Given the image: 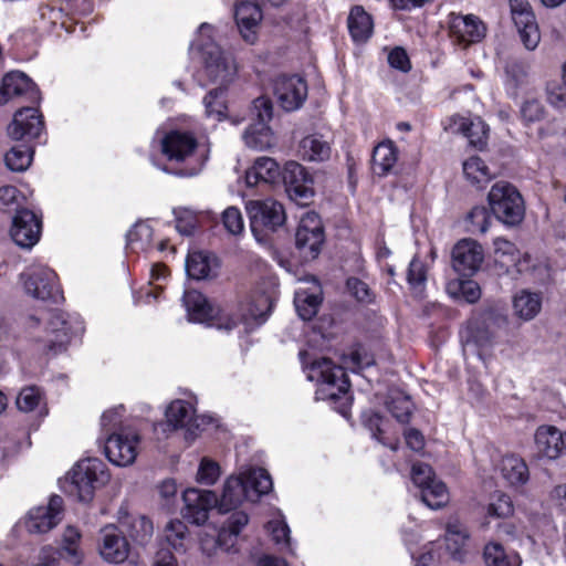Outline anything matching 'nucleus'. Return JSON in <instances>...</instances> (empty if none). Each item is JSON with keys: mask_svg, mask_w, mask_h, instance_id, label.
Returning a JSON list of instances; mask_svg holds the SVG:
<instances>
[{"mask_svg": "<svg viewBox=\"0 0 566 566\" xmlns=\"http://www.w3.org/2000/svg\"><path fill=\"white\" fill-rule=\"evenodd\" d=\"M198 140L193 134L182 130H171L161 140V151L169 161L186 164L178 171L179 176L192 177L202 169L206 157L198 156Z\"/></svg>", "mask_w": 566, "mask_h": 566, "instance_id": "3", "label": "nucleus"}, {"mask_svg": "<svg viewBox=\"0 0 566 566\" xmlns=\"http://www.w3.org/2000/svg\"><path fill=\"white\" fill-rule=\"evenodd\" d=\"M25 292L34 298L59 302L63 298L55 272L44 265H31L20 275Z\"/></svg>", "mask_w": 566, "mask_h": 566, "instance_id": "7", "label": "nucleus"}, {"mask_svg": "<svg viewBox=\"0 0 566 566\" xmlns=\"http://www.w3.org/2000/svg\"><path fill=\"white\" fill-rule=\"evenodd\" d=\"M20 191L14 186H3L0 188V209L4 211L14 210L21 199Z\"/></svg>", "mask_w": 566, "mask_h": 566, "instance_id": "61", "label": "nucleus"}, {"mask_svg": "<svg viewBox=\"0 0 566 566\" xmlns=\"http://www.w3.org/2000/svg\"><path fill=\"white\" fill-rule=\"evenodd\" d=\"M81 534L77 528L67 526L63 533V547L61 555L64 556L71 564L78 565L82 560V555L77 549V543Z\"/></svg>", "mask_w": 566, "mask_h": 566, "instance_id": "47", "label": "nucleus"}, {"mask_svg": "<svg viewBox=\"0 0 566 566\" xmlns=\"http://www.w3.org/2000/svg\"><path fill=\"white\" fill-rule=\"evenodd\" d=\"M203 419L196 416L193 406L185 400H175L166 409V423L171 430L186 429V438L193 439L197 436Z\"/></svg>", "mask_w": 566, "mask_h": 566, "instance_id": "19", "label": "nucleus"}, {"mask_svg": "<svg viewBox=\"0 0 566 566\" xmlns=\"http://www.w3.org/2000/svg\"><path fill=\"white\" fill-rule=\"evenodd\" d=\"M42 223L38 216L28 209H23L14 216L10 234L19 247L30 249L39 241Z\"/></svg>", "mask_w": 566, "mask_h": 566, "instance_id": "20", "label": "nucleus"}, {"mask_svg": "<svg viewBox=\"0 0 566 566\" xmlns=\"http://www.w3.org/2000/svg\"><path fill=\"white\" fill-rule=\"evenodd\" d=\"M343 364L344 367L336 366L327 358L316 360L312 364L310 378H315L319 382V388L316 391L318 398L337 402L338 411L346 416L352 403V398L348 395L349 382L344 368L357 371L371 366L374 358L365 349L358 347L344 357Z\"/></svg>", "mask_w": 566, "mask_h": 566, "instance_id": "1", "label": "nucleus"}, {"mask_svg": "<svg viewBox=\"0 0 566 566\" xmlns=\"http://www.w3.org/2000/svg\"><path fill=\"white\" fill-rule=\"evenodd\" d=\"M108 480L105 464L98 459L78 461L70 473L67 492L81 502H90L96 488Z\"/></svg>", "mask_w": 566, "mask_h": 566, "instance_id": "6", "label": "nucleus"}, {"mask_svg": "<svg viewBox=\"0 0 566 566\" xmlns=\"http://www.w3.org/2000/svg\"><path fill=\"white\" fill-rule=\"evenodd\" d=\"M450 31L459 41L463 43H474L484 36L485 27L482 21L473 14H452Z\"/></svg>", "mask_w": 566, "mask_h": 566, "instance_id": "26", "label": "nucleus"}, {"mask_svg": "<svg viewBox=\"0 0 566 566\" xmlns=\"http://www.w3.org/2000/svg\"><path fill=\"white\" fill-rule=\"evenodd\" d=\"M275 301V291H262L260 294L255 293L250 301L248 316L264 322L270 314Z\"/></svg>", "mask_w": 566, "mask_h": 566, "instance_id": "41", "label": "nucleus"}, {"mask_svg": "<svg viewBox=\"0 0 566 566\" xmlns=\"http://www.w3.org/2000/svg\"><path fill=\"white\" fill-rule=\"evenodd\" d=\"M41 395L36 387L23 388L17 397V407L23 412L33 411L40 403Z\"/></svg>", "mask_w": 566, "mask_h": 566, "instance_id": "55", "label": "nucleus"}, {"mask_svg": "<svg viewBox=\"0 0 566 566\" xmlns=\"http://www.w3.org/2000/svg\"><path fill=\"white\" fill-rule=\"evenodd\" d=\"M127 248L133 252L145 251L150 247L153 240V229L146 222H137L128 231Z\"/></svg>", "mask_w": 566, "mask_h": 566, "instance_id": "43", "label": "nucleus"}, {"mask_svg": "<svg viewBox=\"0 0 566 566\" xmlns=\"http://www.w3.org/2000/svg\"><path fill=\"white\" fill-rule=\"evenodd\" d=\"M509 3L522 43L527 50H534L541 41V33L528 1L509 0Z\"/></svg>", "mask_w": 566, "mask_h": 566, "instance_id": "14", "label": "nucleus"}, {"mask_svg": "<svg viewBox=\"0 0 566 566\" xmlns=\"http://www.w3.org/2000/svg\"><path fill=\"white\" fill-rule=\"evenodd\" d=\"M99 554L108 563L120 564L129 555V544L122 531L107 525L101 531Z\"/></svg>", "mask_w": 566, "mask_h": 566, "instance_id": "21", "label": "nucleus"}, {"mask_svg": "<svg viewBox=\"0 0 566 566\" xmlns=\"http://www.w3.org/2000/svg\"><path fill=\"white\" fill-rule=\"evenodd\" d=\"M220 476V467L209 458H202L200 461L197 481L205 485H212Z\"/></svg>", "mask_w": 566, "mask_h": 566, "instance_id": "54", "label": "nucleus"}, {"mask_svg": "<svg viewBox=\"0 0 566 566\" xmlns=\"http://www.w3.org/2000/svg\"><path fill=\"white\" fill-rule=\"evenodd\" d=\"M186 535L187 526L180 520L170 521L165 527L166 539L176 551L185 549L184 541Z\"/></svg>", "mask_w": 566, "mask_h": 566, "instance_id": "52", "label": "nucleus"}, {"mask_svg": "<svg viewBox=\"0 0 566 566\" xmlns=\"http://www.w3.org/2000/svg\"><path fill=\"white\" fill-rule=\"evenodd\" d=\"M347 25L355 42H366L373 34V19L361 6L352 8L347 18Z\"/></svg>", "mask_w": 566, "mask_h": 566, "instance_id": "31", "label": "nucleus"}, {"mask_svg": "<svg viewBox=\"0 0 566 566\" xmlns=\"http://www.w3.org/2000/svg\"><path fill=\"white\" fill-rule=\"evenodd\" d=\"M387 408L399 422L407 423L411 416L412 402L409 397L397 394L387 401Z\"/></svg>", "mask_w": 566, "mask_h": 566, "instance_id": "50", "label": "nucleus"}, {"mask_svg": "<svg viewBox=\"0 0 566 566\" xmlns=\"http://www.w3.org/2000/svg\"><path fill=\"white\" fill-rule=\"evenodd\" d=\"M506 323V316L492 308L474 314L461 332L464 354H475L483 359L495 345L497 331Z\"/></svg>", "mask_w": 566, "mask_h": 566, "instance_id": "2", "label": "nucleus"}, {"mask_svg": "<svg viewBox=\"0 0 566 566\" xmlns=\"http://www.w3.org/2000/svg\"><path fill=\"white\" fill-rule=\"evenodd\" d=\"M182 301L191 322L207 323L210 326H216L218 329L227 332L238 325V318L220 316L219 311L214 310L198 291H186Z\"/></svg>", "mask_w": 566, "mask_h": 566, "instance_id": "9", "label": "nucleus"}, {"mask_svg": "<svg viewBox=\"0 0 566 566\" xmlns=\"http://www.w3.org/2000/svg\"><path fill=\"white\" fill-rule=\"evenodd\" d=\"M324 243V231L318 214L314 212L306 213L300 221L295 234L296 248L303 258L315 259Z\"/></svg>", "mask_w": 566, "mask_h": 566, "instance_id": "13", "label": "nucleus"}, {"mask_svg": "<svg viewBox=\"0 0 566 566\" xmlns=\"http://www.w3.org/2000/svg\"><path fill=\"white\" fill-rule=\"evenodd\" d=\"M274 94L281 107L287 112L302 106L307 96L306 82L296 75H281L274 82Z\"/></svg>", "mask_w": 566, "mask_h": 566, "instance_id": "18", "label": "nucleus"}, {"mask_svg": "<svg viewBox=\"0 0 566 566\" xmlns=\"http://www.w3.org/2000/svg\"><path fill=\"white\" fill-rule=\"evenodd\" d=\"M300 156L308 161H324L331 156V146L318 135L304 137L298 147Z\"/></svg>", "mask_w": 566, "mask_h": 566, "instance_id": "36", "label": "nucleus"}, {"mask_svg": "<svg viewBox=\"0 0 566 566\" xmlns=\"http://www.w3.org/2000/svg\"><path fill=\"white\" fill-rule=\"evenodd\" d=\"M224 229L233 234H240L244 230V222L240 210L235 207H228L222 213Z\"/></svg>", "mask_w": 566, "mask_h": 566, "instance_id": "56", "label": "nucleus"}, {"mask_svg": "<svg viewBox=\"0 0 566 566\" xmlns=\"http://www.w3.org/2000/svg\"><path fill=\"white\" fill-rule=\"evenodd\" d=\"M427 269L422 261L418 258H413L409 264L408 270V282L412 286H420L426 282Z\"/></svg>", "mask_w": 566, "mask_h": 566, "instance_id": "64", "label": "nucleus"}, {"mask_svg": "<svg viewBox=\"0 0 566 566\" xmlns=\"http://www.w3.org/2000/svg\"><path fill=\"white\" fill-rule=\"evenodd\" d=\"M514 512V505L511 497L504 493H497L493 496L488 506V515L497 518H506Z\"/></svg>", "mask_w": 566, "mask_h": 566, "instance_id": "53", "label": "nucleus"}, {"mask_svg": "<svg viewBox=\"0 0 566 566\" xmlns=\"http://www.w3.org/2000/svg\"><path fill=\"white\" fill-rule=\"evenodd\" d=\"M469 539L467 527L459 522H451L447 526L446 545L448 552L455 559H462L464 547Z\"/></svg>", "mask_w": 566, "mask_h": 566, "instance_id": "38", "label": "nucleus"}, {"mask_svg": "<svg viewBox=\"0 0 566 566\" xmlns=\"http://www.w3.org/2000/svg\"><path fill=\"white\" fill-rule=\"evenodd\" d=\"M347 289L349 293L361 303H371L374 300L373 292L369 286L357 277H349L347 280Z\"/></svg>", "mask_w": 566, "mask_h": 566, "instance_id": "59", "label": "nucleus"}, {"mask_svg": "<svg viewBox=\"0 0 566 566\" xmlns=\"http://www.w3.org/2000/svg\"><path fill=\"white\" fill-rule=\"evenodd\" d=\"M484 251L480 243L472 239L460 240L452 249V266L463 276H472L481 268Z\"/></svg>", "mask_w": 566, "mask_h": 566, "instance_id": "16", "label": "nucleus"}, {"mask_svg": "<svg viewBox=\"0 0 566 566\" xmlns=\"http://www.w3.org/2000/svg\"><path fill=\"white\" fill-rule=\"evenodd\" d=\"M227 88L214 87L211 88L203 98L206 113L208 116H213L221 119L226 112L224 92Z\"/></svg>", "mask_w": 566, "mask_h": 566, "instance_id": "49", "label": "nucleus"}, {"mask_svg": "<svg viewBox=\"0 0 566 566\" xmlns=\"http://www.w3.org/2000/svg\"><path fill=\"white\" fill-rule=\"evenodd\" d=\"M420 497L428 507L437 510L447 504L449 494L444 483L433 479L420 492Z\"/></svg>", "mask_w": 566, "mask_h": 566, "instance_id": "44", "label": "nucleus"}, {"mask_svg": "<svg viewBox=\"0 0 566 566\" xmlns=\"http://www.w3.org/2000/svg\"><path fill=\"white\" fill-rule=\"evenodd\" d=\"M397 163V149L392 143H380L373 151L371 169L379 177L388 175Z\"/></svg>", "mask_w": 566, "mask_h": 566, "instance_id": "35", "label": "nucleus"}, {"mask_svg": "<svg viewBox=\"0 0 566 566\" xmlns=\"http://www.w3.org/2000/svg\"><path fill=\"white\" fill-rule=\"evenodd\" d=\"M253 232L259 230L275 231L285 221L283 205L273 199L251 200L245 206Z\"/></svg>", "mask_w": 566, "mask_h": 566, "instance_id": "11", "label": "nucleus"}, {"mask_svg": "<svg viewBox=\"0 0 566 566\" xmlns=\"http://www.w3.org/2000/svg\"><path fill=\"white\" fill-rule=\"evenodd\" d=\"M176 213V229L182 235H191L197 227V219L192 212L184 210Z\"/></svg>", "mask_w": 566, "mask_h": 566, "instance_id": "63", "label": "nucleus"}, {"mask_svg": "<svg viewBox=\"0 0 566 566\" xmlns=\"http://www.w3.org/2000/svg\"><path fill=\"white\" fill-rule=\"evenodd\" d=\"M25 95L31 103L40 101L36 85L22 72H10L2 78L0 86V105L17 96Z\"/></svg>", "mask_w": 566, "mask_h": 566, "instance_id": "22", "label": "nucleus"}, {"mask_svg": "<svg viewBox=\"0 0 566 566\" xmlns=\"http://www.w3.org/2000/svg\"><path fill=\"white\" fill-rule=\"evenodd\" d=\"M244 497H250L245 484L241 476H230L223 485V491L218 507L220 512H229L238 506Z\"/></svg>", "mask_w": 566, "mask_h": 566, "instance_id": "32", "label": "nucleus"}, {"mask_svg": "<svg viewBox=\"0 0 566 566\" xmlns=\"http://www.w3.org/2000/svg\"><path fill=\"white\" fill-rule=\"evenodd\" d=\"M212 269L211 258L203 252H193L187 258L186 270L191 279H208L212 273Z\"/></svg>", "mask_w": 566, "mask_h": 566, "instance_id": "45", "label": "nucleus"}, {"mask_svg": "<svg viewBox=\"0 0 566 566\" xmlns=\"http://www.w3.org/2000/svg\"><path fill=\"white\" fill-rule=\"evenodd\" d=\"M463 174L472 185L476 186L489 182L492 177L484 161L475 156L463 163Z\"/></svg>", "mask_w": 566, "mask_h": 566, "instance_id": "46", "label": "nucleus"}, {"mask_svg": "<svg viewBox=\"0 0 566 566\" xmlns=\"http://www.w3.org/2000/svg\"><path fill=\"white\" fill-rule=\"evenodd\" d=\"M486 566H521L522 559L516 552H506L499 543H489L484 547Z\"/></svg>", "mask_w": 566, "mask_h": 566, "instance_id": "39", "label": "nucleus"}, {"mask_svg": "<svg viewBox=\"0 0 566 566\" xmlns=\"http://www.w3.org/2000/svg\"><path fill=\"white\" fill-rule=\"evenodd\" d=\"M139 441V434L135 430L113 432L105 439V454L118 467L130 465L136 460Z\"/></svg>", "mask_w": 566, "mask_h": 566, "instance_id": "12", "label": "nucleus"}, {"mask_svg": "<svg viewBox=\"0 0 566 566\" xmlns=\"http://www.w3.org/2000/svg\"><path fill=\"white\" fill-rule=\"evenodd\" d=\"M472 232L485 233L490 226V216L485 207H474L468 214Z\"/></svg>", "mask_w": 566, "mask_h": 566, "instance_id": "58", "label": "nucleus"}, {"mask_svg": "<svg viewBox=\"0 0 566 566\" xmlns=\"http://www.w3.org/2000/svg\"><path fill=\"white\" fill-rule=\"evenodd\" d=\"M120 524L124 527L123 533L125 532L136 546L145 547L151 542L154 525L148 517L144 515L127 516Z\"/></svg>", "mask_w": 566, "mask_h": 566, "instance_id": "29", "label": "nucleus"}, {"mask_svg": "<svg viewBox=\"0 0 566 566\" xmlns=\"http://www.w3.org/2000/svg\"><path fill=\"white\" fill-rule=\"evenodd\" d=\"M182 499L184 517L196 525L205 524L209 517V511L218 503L214 492L199 489L186 490Z\"/></svg>", "mask_w": 566, "mask_h": 566, "instance_id": "17", "label": "nucleus"}, {"mask_svg": "<svg viewBox=\"0 0 566 566\" xmlns=\"http://www.w3.org/2000/svg\"><path fill=\"white\" fill-rule=\"evenodd\" d=\"M63 499L52 495L46 506L34 507L24 518L25 530L30 534H43L55 527L62 520Z\"/></svg>", "mask_w": 566, "mask_h": 566, "instance_id": "15", "label": "nucleus"}, {"mask_svg": "<svg viewBox=\"0 0 566 566\" xmlns=\"http://www.w3.org/2000/svg\"><path fill=\"white\" fill-rule=\"evenodd\" d=\"M266 530L275 544L290 546V527L283 518L268 522Z\"/></svg>", "mask_w": 566, "mask_h": 566, "instance_id": "57", "label": "nucleus"}, {"mask_svg": "<svg viewBox=\"0 0 566 566\" xmlns=\"http://www.w3.org/2000/svg\"><path fill=\"white\" fill-rule=\"evenodd\" d=\"M312 285L307 289L298 287L295 292L294 304L298 316L303 321L312 319L322 302V290L315 277H311Z\"/></svg>", "mask_w": 566, "mask_h": 566, "instance_id": "27", "label": "nucleus"}, {"mask_svg": "<svg viewBox=\"0 0 566 566\" xmlns=\"http://www.w3.org/2000/svg\"><path fill=\"white\" fill-rule=\"evenodd\" d=\"M455 125L457 130L468 138L470 145L479 149L486 146L489 128L480 117H460Z\"/></svg>", "mask_w": 566, "mask_h": 566, "instance_id": "34", "label": "nucleus"}, {"mask_svg": "<svg viewBox=\"0 0 566 566\" xmlns=\"http://www.w3.org/2000/svg\"><path fill=\"white\" fill-rule=\"evenodd\" d=\"M521 115L525 122H537L544 117V107L537 99H527L521 107Z\"/></svg>", "mask_w": 566, "mask_h": 566, "instance_id": "62", "label": "nucleus"}, {"mask_svg": "<svg viewBox=\"0 0 566 566\" xmlns=\"http://www.w3.org/2000/svg\"><path fill=\"white\" fill-rule=\"evenodd\" d=\"M252 113L258 123L249 126L243 138L247 146L263 150L274 145V136L271 128L266 125L273 115L272 102L269 97L261 96L253 101Z\"/></svg>", "mask_w": 566, "mask_h": 566, "instance_id": "8", "label": "nucleus"}, {"mask_svg": "<svg viewBox=\"0 0 566 566\" xmlns=\"http://www.w3.org/2000/svg\"><path fill=\"white\" fill-rule=\"evenodd\" d=\"M282 179L289 198L298 206H310L315 196L312 175L296 161H287L282 170Z\"/></svg>", "mask_w": 566, "mask_h": 566, "instance_id": "10", "label": "nucleus"}, {"mask_svg": "<svg viewBox=\"0 0 566 566\" xmlns=\"http://www.w3.org/2000/svg\"><path fill=\"white\" fill-rule=\"evenodd\" d=\"M248 493L253 492L256 497L266 494L272 490V478L265 469L253 468L248 470L242 476Z\"/></svg>", "mask_w": 566, "mask_h": 566, "instance_id": "40", "label": "nucleus"}, {"mask_svg": "<svg viewBox=\"0 0 566 566\" xmlns=\"http://www.w3.org/2000/svg\"><path fill=\"white\" fill-rule=\"evenodd\" d=\"M503 479L514 488L524 485L530 479L525 461L516 455H505L500 463Z\"/></svg>", "mask_w": 566, "mask_h": 566, "instance_id": "33", "label": "nucleus"}, {"mask_svg": "<svg viewBox=\"0 0 566 566\" xmlns=\"http://www.w3.org/2000/svg\"><path fill=\"white\" fill-rule=\"evenodd\" d=\"M124 406L119 405L106 410L101 417L102 431L108 437L113 432L127 430L123 424Z\"/></svg>", "mask_w": 566, "mask_h": 566, "instance_id": "48", "label": "nucleus"}, {"mask_svg": "<svg viewBox=\"0 0 566 566\" xmlns=\"http://www.w3.org/2000/svg\"><path fill=\"white\" fill-rule=\"evenodd\" d=\"M248 523L249 516L247 513L238 511L231 514L227 522V528L219 533L218 539L213 542V546H221L222 539L227 536L237 537Z\"/></svg>", "mask_w": 566, "mask_h": 566, "instance_id": "51", "label": "nucleus"}, {"mask_svg": "<svg viewBox=\"0 0 566 566\" xmlns=\"http://www.w3.org/2000/svg\"><path fill=\"white\" fill-rule=\"evenodd\" d=\"M203 66L199 73L202 86L228 88L237 74L233 59L214 43L200 44Z\"/></svg>", "mask_w": 566, "mask_h": 566, "instance_id": "4", "label": "nucleus"}, {"mask_svg": "<svg viewBox=\"0 0 566 566\" xmlns=\"http://www.w3.org/2000/svg\"><path fill=\"white\" fill-rule=\"evenodd\" d=\"M537 452L549 460H556L566 453V430L562 432L554 426H539L535 432Z\"/></svg>", "mask_w": 566, "mask_h": 566, "instance_id": "24", "label": "nucleus"}, {"mask_svg": "<svg viewBox=\"0 0 566 566\" xmlns=\"http://www.w3.org/2000/svg\"><path fill=\"white\" fill-rule=\"evenodd\" d=\"M44 129L42 115L35 107H23L19 109L8 127L9 135L14 139L39 138Z\"/></svg>", "mask_w": 566, "mask_h": 566, "instance_id": "23", "label": "nucleus"}, {"mask_svg": "<svg viewBox=\"0 0 566 566\" xmlns=\"http://www.w3.org/2000/svg\"><path fill=\"white\" fill-rule=\"evenodd\" d=\"M52 338L48 339V348L54 354L63 350L70 342V326L62 313H52L49 323Z\"/></svg>", "mask_w": 566, "mask_h": 566, "instance_id": "37", "label": "nucleus"}, {"mask_svg": "<svg viewBox=\"0 0 566 566\" xmlns=\"http://www.w3.org/2000/svg\"><path fill=\"white\" fill-rule=\"evenodd\" d=\"M33 159V150L31 147L19 144L13 147L6 154L4 161L7 167L17 172H21L27 170Z\"/></svg>", "mask_w": 566, "mask_h": 566, "instance_id": "42", "label": "nucleus"}, {"mask_svg": "<svg viewBox=\"0 0 566 566\" xmlns=\"http://www.w3.org/2000/svg\"><path fill=\"white\" fill-rule=\"evenodd\" d=\"M411 479L421 492L434 479V475L430 465L418 462L412 465Z\"/></svg>", "mask_w": 566, "mask_h": 566, "instance_id": "60", "label": "nucleus"}, {"mask_svg": "<svg viewBox=\"0 0 566 566\" xmlns=\"http://www.w3.org/2000/svg\"><path fill=\"white\" fill-rule=\"evenodd\" d=\"M234 17L242 38L248 43L256 40V30L262 20V10L255 2L239 1L235 4Z\"/></svg>", "mask_w": 566, "mask_h": 566, "instance_id": "25", "label": "nucleus"}, {"mask_svg": "<svg viewBox=\"0 0 566 566\" xmlns=\"http://www.w3.org/2000/svg\"><path fill=\"white\" fill-rule=\"evenodd\" d=\"M489 205L496 219L506 226H516L524 219L525 207L518 190L506 181L495 182L489 195Z\"/></svg>", "mask_w": 566, "mask_h": 566, "instance_id": "5", "label": "nucleus"}, {"mask_svg": "<svg viewBox=\"0 0 566 566\" xmlns=\"http://www.w3.org/2000/svg\"><path fill=\"white\" fill-rule=\"evenodd\" d=\"M542 294L521 290L513 297L514 315L523 321H532L542 310Z\"/></svg>", "mask_w": 566, "mask_h": 566, "instance_id": "30", "label": "nucleus"}, {"mask_svg": "<svg viewBox=\"0 0 566 566\" xmlns=\"http://www.w3.org/2000/svg\"><path fill=\"white\" fill-rule=\"evenodd\" d=\"M282 171L277 163L270 157H259L245 172V182L249 187H254L259 182L274 184L281 177Z\"/></svg>", "mask_w": 566, "mask_h": 566, "instance_id": "28", "label": "nucleus"}]
</instances>
